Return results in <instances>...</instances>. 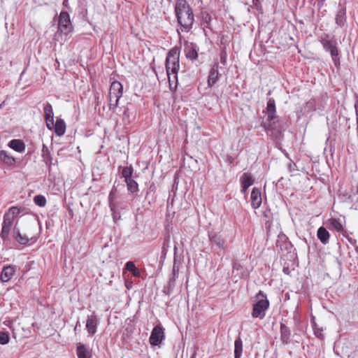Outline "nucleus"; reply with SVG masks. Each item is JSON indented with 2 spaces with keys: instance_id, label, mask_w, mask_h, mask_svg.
I'll return each instance as SVG.
<instances>
[{
  "instance_id": "58",
  "label": "nucleus",
  "mask_w": 358,
  "mask_h": 358,
  "mask_svg": "<svg viewBox=\"0 0 358 358\" xmlns=\"http://www.w3.org/2000/svg\"><path fill=\"white\" fill-rule=\"evenodd\" d=\"M357 193L358 194V185H357Z\"/></svg>"
},
{
  "instance_id": "3",
  "label": "nucleus",
  "mask_w": 358,
  "mask_h": 358,
  "mask_svg": "<svg viewBox=\"0 0 358 358\" xmlns=\"http://www.w3.org/2000/svg\"><path fill=\"white\" fill-rule=\"evenodd\" d=\"M257 301L252 305L251 315L253 318L262 320L266 316V312L269 308V301L267 299L266 294L259 291L256 295Z\"/></svg>"
},
{
  "instance_id": "45",
  "label": "nucleus",
  "mask_w": 358,
  "mask_h": 358,
  "mask_svg": "<svg viewBox=\"0 0 358 358\" xmlns=\"http://www.w3.org/2000/svg\"><path fill=\"white\" fill-rule=\"evenodd\" d=\"M175 281H176V280H173L172 278H170V279L169 280V286H168L169 294H170V292L173 291V289L175 287Z\"/></svg>"
},
{
  "instance_id": "37",
  "label": "nucleus",
  "mask_w": 358,
  "mask_h": 358,
  "mask_svg": "<svg viewBox=\"0 0 358 358\" xmlns=\"http://www.w3.org/2000/svg\"><path fill=\"white\" fill-rule=\"evenodd\" d=\"M10 337L8 332L1 331L0 332V344L6 345L9 342Z\"/></svg>"
},
{
  "instance_id": "14",
  "label": "nucleus",
  "mask_w": 358,
  "mask_h": 358,
  "mask_svg": "<svg viewBox=\"0 0 358 358\" xmlns=\"http://www.w3.org/2000/svg\"><path fill=\"white\" fill-rule=\"evenodd\" d=\"M15 267L12 265H8L3 266L1 275L0 279L3 282H8L15 273Z\"/></svg>"
},
{
  "instance_id": "15",
  "label": "nucleus",
  "mask_w": 358,
  "mask_h": 358,
  "mask_svg": "<svg viewBox=\"0 0 358 358\" xmlns=\"http://www.w3.org/2000/svg\"><path fill=\"white\" fill-rule=\"evenodd\" d=\"M266 113L268 116L267 120L268 122H274V120L278 117L276 115L275 102L273 99H269L268 100Z\"/></svg>"
},
{
  "instance_id": "48",
  "label": "nucleus",
  "mask_w": 358,
  "mask_h": 358,
  "mask_svg": "<svg viewBox=\"0 0 358 358\" xmlns=\"http://www.w3.org/2000/svg\"><path fill=\"white\" fill-rule=\"evenodd\" d=\"M131 273L135 277H140V275H141V271L137 267L136 268H134Z\"/></svg>"
},
{
  "instance_id": "46",
  "label": "nucleus",
  "mask_w": 358,
  "mask_h": 358,
  "mask_svg": "<svg viewBox=\"0 0 358 358\" xmlns=\"http://www.w3.org/2000/svg\"><path fill=\"white\" fill-rule=\"evenodd\" d=\"M45 120L48 129H52L53 127L55 128L54 119H50V121L48 119Z\"/></svg>"
},
{
  "instance_id": "41",
  "label": "nucleus",
  "mask_w": 358,
  "mask_h": 358,
  "mask_svg": "<svg viewBox=\"0 0 358 358\" xmlns=\"http://www.w3.org/2000/svg\"><path fill=\"white\" fill-rule=\"evenodd\" d=\"M179 268L176 265V263L173 264V270H172V276L171 278L173 280H176L178 277Z\"/></svg>"
},
{
  "instance_id": "36",
  "label": "nucleus",
  "mask_w": 358,
  "mask_h": 358,
  "mask_svg": "<svg viewBox=\"0 0 358 358\" xmlns=\"http://www.w3.org/2000/svg\"><path fill=\"white\" fill-rule=\"evenodd\" d=\"M20 213V210L16 206L10 207L5 214L9 215L11 217L15 218Z\"/></svg>"
},
{
  "instance_id": "35",
  "label": "nucleus",
  "mask_w": 358,
  "mask_h": 358,
  "mask_svg": "<svg viewBox=\"0 0 358 358\" xmlns=\"http://www.w3.org/2000/svg\"><path fill=\"white\" fill-rule=\"evenodd\" d=\"M117 192V187L115 186V185H114L109 193V195H108L109 204L110 203L116 204L115 201L116 199Z\"/></svg>"
},
{
  "instance_id": "32",
  "label": "nucleus",
  "mask_w": 358,
  "mask_h": 358,
  "mask_svg": "<svg viewBox=\"0 0 358 358\" xmlns=\"http://www.w3.org/2000/svg\"><path fill=\"white\" fill-rule=\"evenodd\" d=\"M110 209L112 212V217L113 219V221L115 222H117V220H121V215H120V210L117 204H113L110 203Z\"/></svg>"
},
{
  "instance_id": "49",
  "label": "nucleus",
  "mask_w": 358,
  "mask_h": 358,
  "mask_svg": "<svg viewBox=\"0 0 358 358\" xmlns=\"http://www.w3.org/2000/svg\"><path fill=\"white\" fill-rule=\"evenodd\" d=\"M326 0H317V6L319 8H322Z\"/></svg>"
},
{
  "instance_id": "22",
  "label": "nucleus",
  "mask_w": 358,
  "mask_h": 358,
  "mask_svg": "<svg viewBox=\"0 0 358 358\" xmlns=\"http://www.w3.org/2000/svg\"><path fill=\"white\" fill-rule=\"evenodd\" d=\"M66 131V123L62 119H57L55 124V132L57 136H62Z\"/></svg>"
},
{
  "instance_id": "9",
  "label": "nucleus",
  "mask_w": 358,
  "mask_h": 358,
  "mask_svg": "<svg viewBox=\"0 0 358 358\" xmlns=\"http://www.w3.org/2000/svg\"><path fill=\"white\" fill-rule=\"evenodd\" d=\"M264 127L267 134L272 136L275 140L280 141L283 136L282 132L280 129H276L275 122H271L264 123Z\"/></svg>"
},
{
  "instance_id": "29",
  "label": "nucleus",
  "mask_w": 358,
  "mask_h": 358,
  "mask_svg": "<svg viewBox=\"0 0 358 358\" xmlns=\"http://www.w3.org/2000/svg\"><path fill=\"white\" fill-rule=\"evenodd\" d=\"M169 87L171 90H175L178 85V73L167 74Z\"/></svg>"
},
{
  "instance_id": "5",
  "label": "nucleus",
  "mask_w": 358,
  "mask_h": 358,
  "mask_svg": "<svg viewBox=\"0 0 358 358\" xmlns=\"http://www.w3.org/2000/svg\"><path fill=\"white\" fill-rule=\"evenodd\" d=\"M180 51L178 48H171L167 53L165 68L166 74L171 73H178Z\"/></svg>"
},
{
  "instance_id": "1",
  "label": "nucleus",
  "mask_w": 358,
  "mask_h": 358,
  "mask_svg": "<svg viewBox=\"0 0 358 358\" xmlns=\"http://www.w3.org/2000/svg\"><path fill=\"white\" fill-rule=\"evenodd\" d=\"M174 12L180 30L189 32L192 29L194 22V15L192 7L186 0H176Z\"/></svg>"
},
{
  "instance_id": "51",
  "label": "nucleus",
  "mask_w": 358,
  "mask_h": 358,
  "mask_svg": "<svg viewBox=\"0 0 358 358\" xmlns=\"http://www.w3.org/2000/svg\"><path fill=\"white\" fill-rule=\"evenodd\" d=\"M248 187H245L244 185H241V193L245 194Z\"/></svg>"
},
{
  "instance_id": "21",
  "label": "nucleus",
  "mask_w": 358,
  "mask_h": 358,
  "mask_svg": "<svg viewBox=\"0 0 358 358\" xmlns=\"http://www.w3.org/2000/svg\"><path fill=\"white\" fill-rule=\"evenodd\" d=\"M185 55L187 59L194 60L198 57L197 50L193 44L187 45L185 48Z\"/></svg>"
},
{
  "instance_id": "13",
  "label": "nucleus",
  "mask_w": 358,
  "mask_h": 358,
  "mask_svg": "<svg viewBox=\"0 0 358 358\" xmlns=\"http://www.w3.org/2000/svg\"><path fill=\"white\" fill-rule=\"evenodd\" d=\"M251 205L254 209H257L260 207L262 199L261 191L259 188L253 187L250 195Z\"/></svg>"
},
{
  "instance_id": "39",
  "label": "nucleus",
  "mask_w": 358,
  "mask_h": 358,
  "mask_svg": "<svg viewBox=\"0 0 358 358\" xmlns=\"http://www.w3.org/2000/svg\"><path fill=\"white\" fill-rule=\"evenodd\" d=\"M122 120L125 123H129L130 122V115L129 114V108H124L122 115Z\"/></svg>"
},
{
  "instance_id": "34",
  "label": "nucleus",
  "mask_w": 358,
  "mask_h": 358,
  "mask_svg": "<svg viewBox=\"0 0 358 358\" xmlns=\"http://www.w3.org/2000/svg\"><path fill=\"white\" fill-rule=\"evenodd\" d=\"M34 202L39 207H44L46 205V199L41 194L36 195L34 197Z\"/></svg>"
},
{
  "instance_id": "40",
  "label": "nucleus",
  "mask_w": 358,
  "mask_h": 358,
  "mask_svg": "<svg viewBox=\"0 0 358 358\" xmlns=\"http://www.w3.org/2000/svg\"><path fill=\"white\" fill-rule=\"evenodd\" d=\"M13 221H14V218L11 217L9 215L5 214L3 215V223H4L5 224L12 227Z\"/></svg>"
},
{
  "instance_id": "52",
  "label": "nucleus",
  "mask_w": 358,
  "mask_h": 358,
  "mask_svg": "<svg viewBox=\"0 0 358 358\" xmlns=\"http://www.w3.org/2000/svg\"><path fill=\"white\" fill-rule=\"evenodd\" d=\"M62 4L64 7L69 8V0H63Z\"/></svg>"
},
{
  "instance_id": "47",
  "label": "nucleus",
  "mask_w": 358,
  "mask_h": 358,
  "mask_svg": "<svg viewBox=\"0 0 358 358\" xmlns=\"http://www.w3.org/2000/svg\"><path fill=\"white\" fill-rule=\"evenodd\" d=\"M9 233L8 231L1 229L0 236L3 240H6L8 238Z\"/></svg>"
},
{
  "instance_id": "44",
  "label": "nucleus",
  "mask_w": 358,
  "mask_h": 358,
  "mask_svg": "<svg viewBox=\"0 0 358 358\" xmlns=\"http://www.w3.org/2000/svg\"><path fill=\"white\" fill-rule=\"evenodd\" d=\"M220 63L223 65L226 64L227 62V53L224 50H222L220 55Z\"/></svg>"
},
{
  "instance_id": "23",
  "label": "nucleus",
  "mask_w": 358,
  "mask_h": 358,
  "mask_svg": "<svg viewBox=\"0 0 358 358\" xmlns=\"http://www.w3.org/2000/svg\"><path fill=\"white\" fill-rule=\"evenodd\" d=\"M317 236L319 240L323 244H327L329 243V233L324 227H320L318 229Z\"/></svg>"
},
{
  "instance_id": "8",
  "label": "nucleus",
  "mask_w": 358,
  "mask_h": 358,
  "mask_svg": "<svg viewBox=\"0 0 358 358\" xmlns=\"http://www.w3.org/2000/svg\"><path fill=\"white\" fill-rule=\"evenodd\" d=\"M208 238L212 248L215 246L218 249L223 250L227 248V239L220 233L210 232L208 234Z\"/></svg>"
},
{
  "instance_id": "38",
  "label": "nucleus",
  "mask_w": 358,
  "mask_h": 358,
  "mask_svg": "<svg viewBox=\"0 0 358 358\" xmlns=\"http://www.w3.org/2000/svg\"><path fill=\"white\" fill-rule=\"evenodd\" d=\"M243 269V267L241 265V264L238 263V262H234L233 263V270H232V273H236V275H238L239 278H241V275H240V273H239V271H241Z\"/></svg>"
},
{
  "instance_id": "10",
  "label": "nucleus",
  "mask_w": 358,
  "mask_h": 358,
  "mask_svg": "<svg viewBox=\"0 0 358 358\" xmlns=\"http://www.w3.org/2000/svg\"><path fill=\"white\" fill-rule=\"evenodd\" d=\"M218 63L215 62L211 67L209 75L208 77V86L212 87L219 80V78L220 76V73L218 71Z\"/></svg>"
},
{
  "instance_id": "31",
  "label": "nucleus",
  "mask_w": 358,
  "mask_h": 358,
  "mask_svg": "<svg viewBox=\"0 0 358 358\" xmlns=\"http://www.w3.org/2000/svg\"><path fill=\"white\" fill-rule=\"evenodd\" d=\"M41 152V157L45 164L50 165L52 163V157L48 148L45 144L43 145Z\"/></svg>"
},
{
  "instance_id": "2",
  "label": "nucleus",
  "mask_w": 358,
  "mask_h": 358,
  "mask_svg": "<svg viewBox=\"0 0 358 358\" xmlns=\"http://www.w3.org/2000/svg\"><path fill=\"white\" fill-rule=\"evenodd\" d=\"M319 42L325 52H329L336 67L341 64V51L334 36L324 34L320 36Z\"/></svg>"
},
{
  "instance_id": "7",
  "label": "nucleus",
  "mask_w": 358,
  "mask_h": 358,
  "mask_svg": "<svg viewBox=\"0 0 358 358\" xmlns=\"http://www.w3.org/2000/svg\"><path fill=\"white\" fill-rule=\"evenodd\" d=\"M164 329L161 325H156L152 330L149 342L151 345H159L164 339Z\"/></svg>"
},
{
  "instance_id": "26",
  "label": "nucleus",
  "mask_w": 358,
  "mask_h": 358,
  "mask_svg": "<svg viewBox=\"0 0 358 358\" xmlns=\"http://www.w3.org/2000/svg\"><path fill=\"white\" fill-rule=\"evenodd\" d=\"M120 169H122V177L124 178V181L133 177L134 169L132 165L124 167L120 166L118 170Z\"/></svg>"
},
{
  "instance_id": "50",
  "label": "nucleus",
  "mask_w": 358,
  "mask_h": 358,
  "mask_svg": "<svg viewBox=\"0 0 358 358\" xmlns=\"http://www.w3.org/2000/svg\"><path fill=\"white\" fill-rule=\"evenodd\" d=\"M10 229H11L10 226L5 224L4 223H3V226H2V229L3 230H6V231H8L10 232Z\"/></svg>"
},
{
  "instance_id": "43",
  "label": "nucleus",
  "mask_w": 358,
  "mask_h": 358,
  "mask_svg": "<svg viewBox=\"0 0 358 358\" xmlns=\"http://www.w3.org/2000/svg\"><path fill=\"white\" fill-rule=\"evenodd\" d=\"M314 334L316 337L322 339L324 338V335L322 334V329H319L316 327H314Z\"/></svg>"
},
{
  "instance_id": "16",
  "label": "nucleus",
  "mask_w": 358,
  "mask_h": 358,
  "mask_svg": "<svg viewBox=\"0 0 358 358\" xmlns=\"http://www.w3.org/2000/svg\"><path fill=\"white\" fill-rule=\"evenodd\" d=\"M0 161L7 166H13L15 165L16 159L11 155H9L6 151H0Z\"/></svg>"
},
{
  "instance_id": "18",
  "label": "nucleus",
  "mask_w": 358,
  "mask_h": 358,
  "mask_svg": "<svg viewBox=\"0 0 358 358\" xmlns=\"http://www.w3.org/2000/svg\"><path fill=\"white\" fill-rule=\"evenodd\" d=\"M8 146L14 150L23 152L25 150L24 143L20 139H13L8 143Z\"/></svg>"
},
{
  "instance_id": "33",
  "label": "nucleus",
  "mask_w": 358,
  "mask_h": 358,
  "mask_svg": "<svg viewBox=\"0 0 358 358\" xmlns=\"http://www.w3.org/2000/svg\"><path fill=\"white\" fill-rule=\"evenodd\" d=\"M44 117L45 120L54 119V113L52 106L50 103H46L44 104Z\"/></svg>"
},
{
  "instance_id": "30",
  "label": "nucleus",
  "mask_w": 358,
  "mask_h": 358,
  "mask_svg": "<svg viewBox=\"0 0 358 358\" xmlns=\"http://www.w3.org/2000/svg\"><path fill=\"white\" fill-rule=\"evenodd\" d=\"M201 24L206 28L210 29V24L212 17L211 15L206 11L201 12Z\"/></svg>"
},
{
  "instance_id": "4",
  "label": "nucleus",
  "mask_w": 358,
  "mask_h": 358,
  "mask_svg": "<svg viewBox=\"0 0 358 358\" xmlns=\"http://www.w3.org/2000/svg\"><path fill=\"white\" fill-rule=\"evenodd\" d=\"M123 93V86L119 81H113L110 84L108 101H109V110L112 112H115L116 108L118 106L119 100L122 97Z\"/></svg>"
},
{
  "instance_id": "25",
  "label": "nucleus",
  "mask_w": 358,
  "mask_h": 358,
  "mask_svg": "<svg viewBox=\"0 0 358 358\" xmlns=\"http://www.w3.org/2000/svg\"><path fill=\"white\" fill-rule=\"evenodd\" d=\"M243 352V341L238 336L234 341V358H241Z\"/></svg>"
},
{
  "instance_id": "54",
  "label": "nucleus",
  "mask_w": 358,
  "mask_h": 358,
  "mask_svg": "<svg viewBox=\"0 0 358 358\" xmlns=\"http://www.w3.org/2000/svg\"><path fill=\"white\" fill-rule=\"evenodd\" d=\"M283 272L286 274L289 273V268H283Z\"/></svg>"
},
{
  "instance_id": "59",
  "label": "nucleus",
  "mask_w": 358,
  "mask_h": 358,
  "mask_svg": "<svg viewBox=\"0 0 358 358\" xmlns=\"http://www.w3.org/2000/svg\"><path fill=\"white\" fill-rule=\"evenodd\" d=\"M191 358H193V357H191Z\"/></svg>"
},
{
  "instance_id": "11",
  "label": "nucleus",
  "mask_w": 358,
  "mask_h": 358,
  "mask_svg": "<svg viewBox=\"0 0 358 358\" xmlns=\"http://www.w3.org/2000/svg\"><path fill=\"white\" fill-rule=\"evenodd\" d=\"M98 323V318L94 313L87 317L85 327L89 334L94 335L96 332Z\"/></svg>"
},
{
  "instance_id": "19",
  "label": "nucleus",
  "mask_w": 358,
  "mask_h": 358,
  "mask_svg": "<svg viewBox=\"0 0 358 358\" xmlns=\"http://www.w3.org/2000/svg\"><path fill=\"white\" fill-rule=\"evenodd\" d=\"M76 352L78 358H90L91 356L90 350L80 343L77 345Z\"/></svg>"
},
{
  "instance_id": "57",
  "label": "nucleus",
  "mask_w": 358,
  "mask_h": 358,
  "mask_svg": "<svg viewBox=\"0 0 358 358\" xmlns=\"http://www.w3.org/2000/svg\"><path fill=\"white\" fill-rule=\"evenodd\" d=\"M177 31H178V34H179V36H180L179 30L178 29Z\"/></svg>"
},
{
  "instance_id": "56",
  "label": "nucleus",
  "mask_w": 358,
  "mask_h": 358,
  "mask_svg": "<svg viewBox=\"0 0 358 358\" xmlns=\"http://www.w3.org/2000/svg\"><path fill=\"white\" fill-rule=\"evenodd\" d=\"M115 102V99H112V103Z\"/></svg>"
},
{
  "instance_id": "17",
  "label": "nucleus",
  "mask_w": 358,
  "mask_h": 358,
  "mask_svg": "<svg viewBox=\"0 0 358 358\" xmlns=\"http://www.w3.org/2000/svg\"><path fill=\"white\" fill-rule=\"evenodd\" d=\"M291 331L285 324H280V339L284 344L290 342Z\"/></svg>"
},
{
  "instance_id": "6",
  "label": "nucleus",
  "mask_w": 358,
  "mask_h": 358,
  "mask_svg": "<svg viewBox=\"0 0 358 358\" xmlns=\"http://www.w3.org/2000/svg\"><path fill=\"white\" fill-rule=\"evenodd\" d=\"M58 29L65 35L71 32L73 29L71 22L70 15L66 11H62L59 14Z\"/></svg>"
},
{
  "instance_id": "55",
  "label": "nucleus",
  "mask_w": 358,
  "mask_h": 358,
  "mask_svg": "<svg viewBox=\"0 0 358 358\" xmlns=\"http://www.w3.org/2000/svg\"><path fill=\"white\" fill-rule=\"evenodd\" d=\"M4 324H5L6 325H7L8 327H9V328H10V329H11V326H10V321L4 322Z\"/></svg>"
},
{
  "instance_id": "20",
  "label": "nucleus",
  "mask_w": 358,
  "mask_h": 358,
  "mask_svg": "<svg viewBox=\"0 0 358 358\" xmlns=\"http://www.w3.org/2000/svg\"><path fill=\"white\" fill-rule=\"evenodd\" d=\"M327 225L330 229L334 230L337 232L342 233L343 234L344 229L342 224L338 220L329 219L327 221Z\"/></svg>"
},
{
  "instance_id": "28",
  "label": "nucleus",
  "mask_w": 358,
  "mask_h": 358,
  "mask_svg": "<svg viewBox=\"0 0 358 358\" xmlns=\"http://www.w3.org/2000/svg\"><path fill=\"white\" fill-rule=\"evenodd\" d=\"M14 234H15V241L22 245H26L29 242V238L24 235H22L20 231L16 229V227H14Z\"/></svg>"
},
{
  "instance_id": "27",
  "label": "nucleus",
  "mask_w": 358,
  "mask_h": 358,
  "mask_svg": "<svg viewBox=\"0 0 358 358\" xmlns=\"http://www.w3.org/2000/svg\"><path fill=\"white\" fill-rule=\"evenodd\" d=\"M124 182L127 184V190L130 193L134 194L138 192V185L136 181L134 180L133 177Z\"/></svg>"
},
{
  "instance_id": "42",
  "label": "nucleus",
  "mask_w": 358,
  "mask_h": 358,
  "mask_svg": "<svg viewBox=\"0 0 358 358\" xmlns=\"http://www.w3.org/2000/svg\"><path fill=\"white\" fill-rule=\"evenodd\" d=\"M136 268V266H135L134 262L129 261L125 264V268L129 272H131Z\"/></svg>"
},
{
  "instance_id": "12",
  "label": "nucleus",
  "mask_w": 358,
  "mask_h": 358,
  "mask_svg": "<svg viewBox=\"0 0 358 358\" xmlns=\"http://www.w3.org/2000/svg\"><path fill=\"white\" fill-rule=\"evenodd\" d=\"M347 21L346 8L341 3L338 5V9L335 18L336 24L340 27H343Z\"/></svg>"
},
{
  "instance_id": "24",
  "label": "nucleus",
  "mask_w": 358,
  "mask_h": 358,
  "mask_svg": "<svg viewBox=\"0 0 358 358\" xmlns=\"http://www.w3.org/2000/svg\"><path fill=\"white\" fill-rule=\"evenodd\" d=\"M254 178L248 173H244L240 178L241 185H244L245 187H249L251 186L254 183Z\"/></svg>"
},
{
  "instance_id": "53",
  "label": "nucleus",
  "mask_w": 358,
  "mask_h": 358,
  "mask_svg": "<svg viewBox=\"0 0 358 358\" xmlns=\"http://www.w3.org/2000/svg\"><path fill=\"white\" fill-rule=\"evenodd\" d=\"M78 327H80V324L79 323V322H77V324L74 328V331H76L77 329H78Z\"/></svg>"
}]
</instances>
